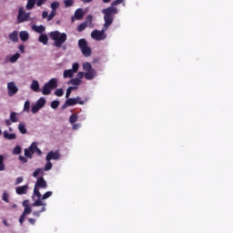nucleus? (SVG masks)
I'll return each instance as SVG.
<instances>
[{
    "label": "nucleus",
    "mask_w": 233,
    "mask_h": 233,
    "mask_svg": "<svg viewBox=\"0 0 233 233\" xmlns=\"http://www.w3.org/2000/svg\"><path fill=\"white\" fill-rule=\"evenodd\" d=\"M33 154H34V152L31 151L29 147L25 149V156L27 158H32L33 157Z\"/></svg>",
    "instance_id": "obj_29"
},
{
    "label": "nucleus",
    "mask_w": 233,
    "mask_h": 233,
    "mask_svg": "<svg viewBox=\"0 0 233 233\" xmlns=\"http://www.w3.org/2000/svg\"><path fill=\"white\" fill-rule=\"evenodd\" d=\"M35 2H36V0H28L27 1V5H26V9L27 10H31V9H33L34 8V6H35Z\"/></svg>",
    "instance_id": "obj_23"
},
{
    "label": "nucleus",
    "mask_w": 233,
    "mask_h": 233,
    "mask_svg": "<svg viewBox=\"0 0 233 233\" xmlns=\"http://www.w3.org/2000/svg\"><path fill=\"white\" fill-rule=\"evenodd\" d=\"M50 38L54 40V46L60 48L62 45L66 41L67 35L66 33H60L59 31H53L48 34Z\"/></svg>",
    "instance_id": "obj_2"
},
{
    "label": "nucleus",
    "mask_w": 233,
    "mask_h": 233,
    "mask_svg": "<svg viewBox=\"0 0 233 233\" xmlns=\"http://www.w3.org/2000/svg\"><path fill=\"white\" fill-rule=\"evenodd\" d=\"M2 199L5 203H9V194L7 193V191H4Z\"/></svg>",
    "instance_id": "obj_37"
},
{
    "label": "nucleus",
    "mask_w": 233,
    "mask_h": 233,
    "mask_svg": "<svg viewBox=\"0 0 233 233\" xmlns=\"http://www.w3.org/2000/svg\"><path fill=\"white\" fill-rule=\"evenodd\" d=\"M19 36H20V39L23 41V42H25L28 40L29 38V35L26 31H22L20 32L19 34Z\"/></svg>",
    "instance_id": "obj_19"
},
{
    "label": "nucleus",
    "mask_w": 233,
    "mask_h": 233,
    "mask_svg": "<svg viewBox=\"0 0 233 233\" xmlns=\"http://www.w3.org/2000/svg\"><path fill=\"white\" fill-rule=\"evenodd\" d=\"M35 153L40 156L42 154V151L37 147Z\"/></svg>",
    "instance_id": "obj_61"
},
{
    "label": "nucleus",
    "mask_w": 233,
    "mask_h": 233,
    "mask_svg": "<svg viewBox=\"0 0 233 233\" xmlns=\"http://www.w3.org/2000/svg\"><path fill=\"white\" fill-rule=\"evenodd\" d=\"M9 39L15 43L17 42L18 41V32L14 31L11 34H9Z\"/></svg>",
    "instance_id": "obj_17"
},
{
    "label": "nucleus",
    "mask_w": 233,
    "mask_h": 233,
    "mask_svg": "<svg viewBox=\"0 0 233 233\" xmlns=\"http://www.w3.org/2000/svg\"><path fill=\"white\" fill-rule=\"evenodd\" d=\"M29 187L27 185L17 187L15 188V192L18 196H23V194H26Z\"/></svg>",
    "instance_id": "obj_13"
},
{
    "label": "nucleus",
    "mask_w": 233,
    "mask_h": 233,
    "mask_svg": "<svg viewBox=\"0 0 233 233\" xmlns=\"http://www.w3.org/2000/svg\"><path fill=\"white\" fill-rule=\"evenodd\" d=\"M64 4L66 7H70L74 5V0H65Z\"/></svg>",
    "instance_id": "obj_42"
},
{
    "label": "nucleus",
    "mask_w": 233,
    "mask_h": 233,
    "mask_svg": "<svg viewBox=\"0 0 233 233\" xmlns=\"http://www.w3.org/2000/svg\"><path fill=\"white\" fill-rule=\"evenodd\" d=\"M32 207H46V203L42 202V198H37L33 204Z\"/></svg>",
    "instance_id": "obj_20"
},
{
    "label": "nucleus",
    "mask_w": 233,
    "mask_h": 233,
    "mask_svg": "<svg viewBox=\"0 0 233 233\" xmlns=\"http://www.w3.org/2000/svg\"><path fill=\"white\" fill-rule=\"evenodd\" d=\"M76 76V79L81 80L85 76V74L83 72H78Z\"/></svg>",
    "instance_id": "obj_52"
},
{
    "label": "nucleus",
    "mask_w": 233,
    "mask_h": 233,
    "mask_svg": "<svg viewBox=\"0 0 233 233\" xmlns=\"http://www.w3.org/2000/svg\"><path fill=\"white\" fill-rule=\"evenodd\" d=\"M35 187L36 188H47V183L43 177H39L35 182Z\"/></svg>",
    "instance_id": "obj_11"
},
{
    "label": "nucleus",
    "mask_w": 233,
    "mask_h": 233,
    "mask_svg": "<svg viewBox=\"0 0 233 233\" xmlns=\"http://www.w3.org/2000/svg\"><path fill=\"white\" fill-rule=\"evenodd\" d=\"M5 169V165L4 163V156L0 155V172H3Z\"/></svg>",
    "instance_id": "obj_25"
},
{
    "label": "nucleus",
    "mask_w": 233,
    "mask_h": 233,
    "mask_svg": "<svg viewBox=\"0 0 233 233\" xmlns=\"http://www.w3.org/2000/svg\"><path fill=\"white\" fill-rule=\"evenodd\" d=\"M19 51L24 54L25 53V46L24 45H20L19 46Z\"/></svg>",
    "instance_id": "obj_57"
},
{
    "label": "nucleus",
    "mask_w": 233,
    "mask_h": 233,
    "mask_svg": "<svg viewBox=\"0 0 233 233\" xmlns=\"http://www.w3.org/2000/svg\"><path fill=\"white\" fill-rule=\"evenodd\" d=\"M8 96H13L18 92V87L15 86V82H9L7 84Z\"/></svg>",
    "instance_id": "obj_9"
},
{
    "label": "nucleus",
    "mask_w": 233,
    "mask_h": 233,
    "mask_svg": "<svg viewBox=\"0 0 233 233\" xmlns=\"http://www.w3.org/2000/svg\"><path fill=\"white\" fill-rule=\"evenodd\" d=\"M10 119L13 123H16L18 121V118L16 117V113L15 112H11Z\"/></svg>",
    "instance_id": "obj_34"
},
{
    "label": "nucleus",
    "mask_w": 233,
    "mask_h": 233,
    "mask_svg": "<svg viewBox=\"0 0 233 233\" xmlns=\"http://www.w3.org/2000/svg\"><path fill=\"white\" fill-rule=\"evenodd\" d=\"M28 221L31 225H35L36 220L35 218H28Z\"/></svg>",
    "instance_id": "obj_60"
},
{
    "label": "nucleus",
    "mask_w": 233,
    "mask_h": 233,
    "mask_svg": "<svg viewBox=\"0 0 233 233\" xmlns=\"http://www.w3.org/2000/svg\"><path fill=\"white\" fill-rule=\"evenodd\" d=\"M48 13L46 11L43 12L42 14V18L45 19V18H48Z\"/></svg>",
    "instance_id": "obj_56"
},
{
    "label": "nucleus",
    "mask_w": 233,
    "mask_h": 233,
    "mask_svg": "<svg viewBox=\"0 0 233 233\" xmlns=\"http://www.w3.org/2000/svg\"><path fill=\"white\" fill-rule=\"evenodd\" d=\"M31 89L35 92H38L39 91V84L36 80H34L32 82V85H31Z\"/></svg>",
    "instance_id": "obj_22"
},
{
    "label": "nucleus",
    "mask_w": 233,
    "mask_h": 233,
    "mask_svg": "<svg viewBox=\"0 0 233 233\" xmlns=\"http://www.w3.org/2000/svg\"><path fill=\"white\" fill-rule=\"evenodd\" d=\"M91 37L96 41H102L104 39L106 38V35L105 34V30H101V31H98V30H94L92 33H91Z\"/></svg>",
    "instance_id": "obj_8"
},
{
    "label": "nucleus",
    "mask_w": 233,
    "mask_h": 233,
    "mask_svg": "<svg viewBox=\"0 0 233 233\" xmlns=\"http://www.w3.org/2000/svg\"><path fill=\"white\" fill-rule=\"evenodd\" d=\"M81 80L77 79V78H73L69 81V84L74 85V86H78L80 85Z\"/></svg>",
    "instance_id": "obj_39"
},
{
    "label": "nucleus",
    "mask_w": 233,
    "mask_h": 233,
    "mask_svg": "<svg viewBox=\"0 0 233 233\" xmlns=\"http://www.w3.org/2000/svg\"><path fill=\"white\" fill-rule=\"evenodd\" d=\"M102 14L104 15V28L105 30H107L109 26L113 24L115 15L118 14V9L117 8H113L111 6L103 9Z\"/></svg>",
    "instance_id": "obj_1"
},
{
    "label": "nucleus",
    "mask_w": 233,
    "mask_h": 233,
    "mask_svg": "<svg viewBox=\"0 0 233 233\" xmlns=\"http://www.w3.org/2000/svg\"><path fill=\"white\" fill-rule=\"evenodd\" d=\"M19 160H21L23 163H26L27 162V158L23 157V156H19Z\"/></svg>",
    "instance_id": "obj_54"
},
{
    "label": "nucleus",
    "mask_w": 233,
    "mask_h": 233,
    "mask_svg": "<svg viewBox=\"0 0 233 233\" xmlns=\"http://www.w3.org/2000/svg\"><path fill=\"white\" fill-rule=\"evenodd\" d=\"M21 153V147L19 146H16L14 149H13V154L14 155H19Z\"/></svg>",
    "instance_id": "obj_47"
},
{
    "label": "nucleus",
    "mask_w": 233,
    "mask_h": 233,
    "mask_svg": "<svg viewBox=\"0 0 233 233\" xmlns=\"http://www.w3.org/2000/svg\"><path fill=\"white\" fill-rule=\"evenodd\" d=\"M63 76H64V78H67V77L71 78L74 76V72L71 69L65 70Z\"/></svg>",
    "instance_id": "obj_24"
},
{
    "label": "nucleus",
    "mask_w": 233,
    "mask_h": 233,
    "mask_svg": "<svg viewBox=\"0 0 233 233\" xmlns=\"http://www.w3.org/2000/svg\"><path fill=\"white\" fill-rule=\"evenodd\" d=\"M92 20H93V16L92 15H88L86 22H87V23L89 22L91 24Z\"/></svg>",
    "instance_id": "obj_59"
},
{
    "label": "nucleus",
    "mask_w": 233,
    "mask_h": 233,
    "mask_svg": "<svg viewBox=\"0 0 233 233\" xmlns=\"http://www.w3.org/2000/svg\"><path fill=\"white\" fill-rule=\"evenodd\" d=\"M83 69L86 71V73L85 74V78L86 80H93L96 76V71L92 68L90 63H85L83 65Z\"/></svg>",
    "instance_id": "obj_4"
},
{
    "label": "nucleus",
    "mask_w": 233,
    "mask_h": 233,
    "mask_svg": "<svg viewBox=\"0 0 233 233\" xmlns=\"http://www.w3.org/2000/svg\"><path fill=\"white\" fill-rule=\"evenodd\" d=\"M53 167V164L50 161H47V163L46 164L45 167H44V172H48V170H51Z\"/></svg>",
    "instance_id": "obj_35"
},
{
    "label": "nucleus",
    "mask_w": 233,
    "mask_h": 233,
    "mask_svg": "<svg viewBox=\"0 0 233 233\" xmlns=\"http://www.w3.org/2000/svg\"><path fill=\"white\" fill-rule=\"evenodd\" d=\"M104 3L107 4L109 3L111 0H102Z\"/></svg>",
    "instance_id": "obj_64"
},
{
    "label": "nucleus",
    "mask_w": 233,
    "mask_h": 233,
    "mask_svg": "<svg viewBox=\"0 0 233 233\" xmlns=\"http://www.w3.org/2000/svg\"><path fill=\"white\" fill-rule=\"evenodd\" d=\"M37 176H44V169L39 167L36 168L33 173V177H37Z\"/></svg>",
    "instance_id": "obj_21"
},
{
    "label": "nucleus",
    "mask_w": 233,
    "mask_h": 233,
    "mask_svg": "<svg viewBox=\"0 0 233 233\" xmlns=\"http://www.w3.org/2000/svg\"><path fill=\"white\" fill-rule=\"evenodd\" d=\"M30 109V102L26 100L24 105V111L29 112Z\"/></svg>",
    "instance_id": "obj_46"
},
{
    "label": "nucleus",
    "mask_w": 233,
    "mask_h": 233,
    "mask_svg": "<svg viewBox=\"0 0 233 233\" xmlns=\"http://www.w3.org/2000/svg\"><path fill=\"white\" fill-rule=\"evenodd\" d=\"M56 15V11H52L47 17V21H51Z\"/></svg>",
    "instance_id": "obj_51"
},
{
    "label": "nucleus",
    "mask_w": 233,
    "mask_h": 233,
    "mask_svg": "<svg viewBox=\"0 0 233 233\" xmlns=\"http://www.w3.org/2000/svg\"><path fill=\"white\" fill-rule=\"evenodd\" d=\"M86 26H87V22H84V23H82V24H80V25H78L77 31H78V32L84 31V30L86 28Z\"/></svg>",
    "instance_id": "obj_30"
},
{
    "label": "nucleus",
    "mask_w": 233,
    "mask_h": 233,
    "mask_svg": "<svg viewBox=\"0 0 233 233\" xmlns=\"http://www.w3.org/2000/svg\"><path fill=\"white\" fill-rule=\"evenodd\" d=\"M75 89H77L76 86H69L66 90V97L68 99L70 95H71V92L72 90H75Z\"/></svg>",
    "instance_id": "obj_32"
},
{
    "label": "nucleus",
    "mask_w": 233,
    "mask_h": 233,
    "mask_svg": "<svg viewBox=\"0 0 233 233\" xmlns=\"http://www.w3.org/2000/svg\"><path fill=\"white\" fill-rule=\"evenodd\" d=\"M46 2V0H37L36 1V5L37 6H41L42 5H44Z\"/></svg>",
    "instance_id": "obj_53"
},
{
    "label": "nucleus",
    "mask_w": 233,
    "mask_h": 233,
    "mask_svg": "<svg viewBox=\"0 0 233 233\" xmlns=\"http://www.w3.org/2000/svg\"><path fill=\"white\" fill-rule=\"evenodd\" d=\"M32 212V208L29 207L25 208L24 212L22 213V215L19 218V223L20 225H23L25 219V216H28V214H31Z\"/></svg>",
    "instance_id": "obj_12"
},
{
    "label": "nucleus",
    "mask_w": 233,
    "mask_h": 233,
    "mask_svg": "<svg viewBox=\"0 0 233 233\" xmlns=\"http://www.w3.org/2000/svg\"><path fill=\"white\" fill-rule=\"evenodd\" d=\"M55 95L57 96H62L64 95V91L62 88H58L56 90Z\"/></svg>",
    "instance_id": "obj_48"
},
{
    "label": "nucleus",
    "mask_w": 233,
    "mask_h": 233,
    "mask_svg": "<svg viewBox=\"0 0 233 233\" xmlns=\"http://www.w3.org/2000/svg\"><path fill=\"white\" fill-rule=\"evenodd\" d=\"M60 157H61V155H60V153H59L58 150H56V151H50V152L46 155V161H50V160H52V159H54V160H58V159H60Z\"/></svg>",
    "instance_id": "obj_10"
},
{
    "label": "nucleus",
    "mask_w": 233,
    "mask_h": 233,
    "mask_svg": "<svg viewBox=\"0 0 233 233\" xmlns=\"http://www.w3.org/2000/svg\"><path fill=\"white\" fill-rule=\"evenodd\" d=\"M18 129L22 134H25L26 133V128H25V125L20 123L18 126Z\"/></svg>",
    "instance_id": "obj_36"
},
{
    "label": "nucleus",
    "mask_w": 233,
    "mask_h": 233,
    "mask_svg": "<svg viewBox=\"0 0 233 233\" xmlns=\"http://www.w3.org/2000/svg\"><path fill=\"white\" fill-rule=\"evenodd\" d=\"M32 29L35 31V32H36V33H38V34H43L44 32H45V30H46V27L44 26V25H33L32 26Z\"/></svg>",
    "instance_id": "obj_16"
},
{
    "label": "nucleus",
    "mask_w": 233,
    "mask_h": 233,
    "mask_svg": "<svg viewBox=\"0 0 233 233\" xmlns=\"http://www.w3.org/2000/svg\"><path fill=\"white\" fill-rule=\"evenodd\" d=\"M40 109H41V107L35 104V106H32L31 111H32L33 114H35V113H37Z\"/></svg>",
    "instance_id": "obj_43"
},
{
    "label": "nucleus",
    "mask_w": 233,
    "mask_h": 233,
    "mask_svg": "<svg viewBox=\"0 0 233 233\" xmlns=\"http://www.w3.org/2000/svg\"><path fill=\"white\" fill-rule=\"evenodd\" d=\"M36 105L42 108L45 105H46V99L44 97H40L37 102Z\"/></svg>",
    "instance_id": "obj_27"
},
{
    "label": "nucleus",
    "mask_w": 233,
    "mask_h": 233,
    "mask_svg": "<svg viewBox=\"0 0 233 233\" xmlns=\"http://www.w3.org/2000/svg\"><path fill=\"white\" fill-rule=\"evenodd\" d=\"M60 102L58 100H54L52 103H51V107L54 108V109H56L59 106Z\"/></svg>",
    "instance_id": "obj_45"
},
{
    "label": "nucleus",
    "mask_w": 233,
    "mask_h": 233,
    "mask_svg": "<svg viewBox=\"0 0 233 233\" xmlns=\"http://www.w3.org/2000/svg\"><path fill=\"white\" fill-rule=\"evenodd\" d=\"M38 41L46 46L48 43V36L46 34H41L38 37Z\"/></svg>",
    "instance_id": "obj_15"
},
{
    "label": "nucleus",
    "mask_w": 233,
    "mask_h": 233,
    "mask_svg": "<svg viewBox=\"0 0 233 233\" xmlns=\"http://www.w3.org/2000/svg\"><path fill=\"white\" fill-rule=\"evenodd\" d=\"M20 57V54L19 53H15V55H13L10 58L9 61L11 63H15L17 61V59Z\"/></svg>",
    "instance_id": "obj_28"
},
{
    "label": "nucleus",
    "mask_w": 233,
    "mask_h": 233,
    "mask_svg": "<svg viewBox=\"0 0 233 233\" xmlns=\"http://www.w3.org/2000/svg\"><path fill=\"white\" fill-rule=\"evenodd\" d=\"M38 148L37 144L35 142H33L31 146L28 147L29 150L32 151V153H35L36 149Z\"/></svg>",
    "instance_id": "obj_33"
},
{
    "label": "nucleus",
    "mask_w": 233,
    "mask_h": 233,
    "mask_svg": "<svg viewBox=\"0 0 233 233\" xmlns=\"http://www.w3.org/2000/svg\"><path fill=\"white\" fill-rule=\"evenodd\" d=\"M80 127V124H73V129L74 130H76V129H78Z\"/></svg>",
    "instance_id": "obj_58"
},
{
    "label": "nucleus",
    "mask_w": 233,
    "mask_h": 233,
    "mask_svg": "<svg viewBox=\"0 0 233 233\" xmlns=\"http://www.w3.org/2000/svg\"><path fill=\"white\" fill-rule=\"evenodd\" d=\"M5 124H6V126H10L12 124L11 119L10 120L9 119L5 120Z\"/></svg>",
    "instance_id": "obj_62"
},
{
    "label": "nucleus",
    "mask_w": 233,
    "mask_h": 233,
    "mask_svg": "<svg viewBox=\"0 0 233 233\" xmlns=\"http://www.w3.org/2000/svg\"><path fill=\"white\" fill-rule=\"evenodd\" d=\"M76 104L84 105L85 102L81 100L79 96L76 98H67L65 104L62 106V108L66 109L67 106H75Z\"/></svg>",
    "instance_id": "obj_6"
},
{
    "label": "nucleus",
    "mask_w": 233,
    "mask_h": 233,
    "mask_svg": "<svg viewBox=\"0 0 233 233\" xmlns=\"http://www.w3.org/2000/svg\"><path fill=\"white\" fill-rule=\"evenodd\" d=\"M84 16V12L83 9L79 8L77 9L75 14H74V17H72V22H74V18H76V20H80L82 19Z\"/></svg>",
    "instance_id": "obj_14"
},
{
    "label": "nucleus",
    "mask_w": 233,
    "mask_h": 233,
    "mask_svg": "<svg viewBox=\"0 0 233 233\" xmlns=\"http://www.w3.org/2000/svg\"><path fill=\"white\" fill-rule=\"evenodd\" d=\"M30 17V13H25L24 7H20L18 10V15H17V23H23L28 21Z\"/></svg>",
    "instance_id": "obj_7"
},
{
    "label": "nucleus",
    "mask_w": 233,
    "mask_h": 233,
    "mask_svg": "<svg viewBox=\"0 0 233 233\" xmlns=\"http://www.w3.org/2000/svg\"><path fill=\"white\" fill-rule=\"evenodd\" d=\"M34 196H36V198H42V195L39 192V187H34Z\"/></svg>",
    "instance_id": "obj_40"
},
{
    "label": "nucleus",
    "mask_w": 233,
    "mask_h": 233,
    "mask_svg": "<svg viewBox=\"0 0 233 233\" xmlns=\"http://www.w3.org/2000/svg\"><path fill=\"white\" fill-rule=\"evenodd\" d=\"M4 137L8 140H13L16 138V135L15 133L9 134L7 131L4 132Z\"/></svg>",
    "instance_id": "obj_18"
},
{
    "label": "nucleus",
    "mask_w": 233,
    "mask_h": 233,
    "mask_svg": "<svg viewBox=\"0 0 233 233\" xmlns=\"http://www.w3.org/2000/svg\"><path fill=\"white\" fill-rule=\"evenodd\" d=\"M84 4L86 3H91L93 0H81Z\"/></svg>",
    "instance_id": "obj_63"
},
{
    "label": "nucleus",
    "mask_w": 233,
    "mask_h": 233,
    "mask_svg": "<svg viewBox=\"0 0 233 233\" xmlns=\"http://www.w3.org/2000/svg\"><path fill=\"white\" fill-rule=\"evenodd\" d=\"M24 178L23 177H19L15 179V185H20V183H23Z\"/></svg>",
    "instance_id": "obj_50"
},
{
    "label": "nucleus",
    "mask_w": 233,
    "mask_h": 233,
    "mask_svg": "<svg viewBox=\"0 0 233 233\" xmlns=\"http://www.w3.org/2000/svg\"><path fill=\"white\" fill-rule=\"evenodd\" d=\"M23 207H25V208H27V207H30L29 206V200H24L23 201Z\"/></svg>",
    "instance_id": "obj_55"
},
{
    "label": "nucleus",
    "mask_w": 233,
    "mask_h": 233,
    "mask_svg": "<svg viewBox=\"0 0 233 233\" xmlns=\"http://www.w3.org/2000/svg\"><path fill=\"white\" fill-rule=\"evenodd\" d=\"M52 191H47V192H46L43 196H42V199L44 200V199H48V198H51V196H52Z\"/></svg>",
    "instance_id": "obj_44"
},
{
    "label": "nucleus",
    "mask_w": 233,
    "mask_h": 233,
    "mask_svg": "<svg viewBox=\"0 0 233 233\" xmlns=\"http://www.w3.org/2000/svg\"><path fill=\"white\" fill-rule=\"evenodd\" d=\"M78 46L81 49V51L85 56L88 57L91 56L92 51H91L90 47H88L87 42L86 39H84V38L80 39L78 41Z\"/></svg>",
    "instance_id": "obj_5"
},
{
    "label": "nucleus",
    "mask_w": 233,
    "mask_h": 233,
    "mask_svg": "<svg viewBox=\"0 0 233 233\" xmlns=\"http://www.w3.org/2000/svg\"><path fill=\"white\" fill-rule=\"evenodd\" d=\"M78 119V116L76 114H72L69 117V122L75 124Z\"/></svg>",
    "instance_id": "obj_31"
},
{
    "label": "nucleus",
    "mask_w": 233,
    "mask_h": 233,
    "mask_svg": "<svg viewBox=\"0 0 233 233\" xmlns=\"http://www.w3.org/2000/svg\"><path fill=\"white\" fill-rule=\"evenodd\" d=\"M41 212H46V208L45 207H43L41 208V210H39V211H34L33 216H35V218H39Z\"/></svg>",
    "instance_id": "obj_38"
},
{
    "label": "nucleus",
    "mask_w": 233,
    "mask_h": 233,
    "mask_svg": "<svg viewBox=\"0 0 233 233\" xmlns=\"http://www.w3.org/2000/svg\"><path fill=\"white\" fill-rule=\"evenodd\" d=\"M60 4L58 2H54L51 4L52 11L56 12V10L59 7Z\"/></svg>",
    "instance_id": "obj_41"
},
{
    "label": "nucleus",
    "mask_w": 233,
    "mask_h": 233,
    "mask_svg": "<svg viewBox=\"0 0 233 233\" xmlns=\"http://www.w3.org/2000/svg\"><path fill=\"white\" fill-rule=\"evenodd\" d=\"M124 2H125V0H116V1H114V2L111 4L110 7L117 8V7H116V6L118 5H120V4H123V5H125Z\"/></svg>",
    "instance_id": "obj_26"
},
{
    "label": "nucleus",
    "mask_w": 233,
    "mask_h": 233,
    "mask_svg": "<svg viewBox=\"0 0 233 233\" xmlns=\"http://www.w3.org/2000/svg\"><path fill=\"white\" fill-rule=\"evenodd\" d=\"M58 79L57 78H52L49 80L48 83L45 84L43 87V95L48 96L51 94V91L53 89H56L57 87Z\"/></svg>",
    "instance_id": "obj_3"
},
{
    "label": "nucleus",
    "mask_w": 233,
    "mask_h": 233,
    "mask_svg": "<svg viewBox=\"0 0 233 233\" xmlns=\"http://www.w3.org/2000/svg\"><path fill=\"white\" fill-rule=\"evenodd\" d=\"M78 68H79V64H78V63H75V64L73 65V67H72L71 70H72L74 73H76L77 70H78Z\"/></svg>",
    "instance_id": "obj_49"
}]
</instances>
